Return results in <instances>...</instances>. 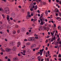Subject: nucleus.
<instances>
[{
  "label": "nucleus",
  "mask_w": 61,
  "mask_h": 61,
  "mask_svg": "<svg viewBox=\"0 0 61 61\" xmlns=\"http://www.w3.org/2000/svg\"><path fill=\"white\" fill-rule=\"evenodd\" d=\"M4 10L3 13H5L8 15H9L10 14V11L9 10V9L8 7H6L4 8Z\"/></svg>",
  "instance_id": "1"
},
{
  "label": "nucleus",
  "mask_w": 61,
  "mask_h": 61,
  "mask_svg": "<svg viewBox=\"0 0 61 61\" xmlns=\"http://www.w3.org/2000/svg\"><path fill=\"white\" fill-rule=\"evenodd\" d=\"M39 28L38 29L39 31H40V29L42 30H46V27L45 26H44L43 27L41 25L39 27Z\"/></svg>",
  "instance_id": "2"
},
{
  "label": "nucleus",
  "mask_w": 61,
  "mask_h": 61,
  "mask_svg": "<svg viewBox=\"0 0 61 61\" xmlns=\"http://www.w3.org/2000/svg\"><path fill=\"white\" fill-rule=\"evenodd\" d=\"M28 40L29 41H33L35 40V37H29L28 38Z\"/></svg>",
  "instance_id": "3"
},
{
  "label": "nucleus",
  "mask_w": 61,
  "mask_h": 61,
  "mask_svg": "<svg viewBox=\"0 0 61 61\" xmlns=\"http://www.w3.org/2000/svg\"><path fill=\"white\" fill-rule=\"evenodd\" d=\"M44 50V49H41L40 50V52H38L39 54H43V51Z\"/></svg>",
  "instance_id": "4"
},
{
  "label": "nucleus",
  "mask_w": 61,
  "mask_h": 61,
  "mask_svg": "<svg viewBox=\"0 0 61 61\" xmlns=\"http://www.w3.org/2000/svg\"><path fill=\"white\" fill-rule=\"evenodd\" d=\"M42 16H43V15L41 14V16L40 17V19L41 22H42V21H43H43L45 20V18H42V19L41 18H42Z\"/></svg>",
  "instance_id": "5"
},
{
  "label": "nucleus",
  "mask_w": 61,
  "mask_h": 61,
  "mask_svg": "<svg viewBox=\"0 0 61 61\" xmlns=\"http://www.w3.org/2000/svg\"><path fill=\"white\" fill-rule=\"evenodd\" d=\"M11 16L13 18H15V14L14 13H12L11 14Z\"/></svg>",
  "instance_id": "6"
},
{
  "label": "nucleus",
  "mask_w": 61,
  "mask_h": 61,
  "mask_svg": "<svg viewBox=\"0 0 61 61\" xmlns=\"http://www.w3.org/2000/svg\"><path fill=\"white\" fill-rule=\"evenodd\" d=\"M36 46V44H33L31 46V49H33V47H35Z\"/></svg>",
  "instance_id": "7"
},
{
  "label": "nucleus",
  "mask_w": 61,
  "mask_h": 61,
  "mask_svg": "<svg viewBox=\"0 0 61 61\" xmlns=\"http://www.w3.org/2000/svg\"><path fill=\"white\" fill-rule=\"evenodd\" d=\"M5 50L7 52H10L11 51V49L9 48H6L5 49Z\"/></svg>",
  "instance_id": "8"
},
{
  "label": "nucleus",
  "mask_w": 61,
  "mask_h": 61,
  "mask_svg": "<svg viewBox=\"0 0 61 61\" xmlns=\"http://www.w3.org/2000/svg\"><path fill=\"white\" fill-rule=\"evenodd\" d=\"M55 31L54 30L53 32H51V36H54V34H55Z\"/></svg>",
  "instance_id": "9"
},
{
  "label": "nucleus",
  "mask_w": 61,
  "mask_h": 61,
  "mask_svg": "<svg viewBox=\"0 0 61 61\" xmlns=\"http://www.w3.org/2000/svg\"><path fill=\"white\" fill-rule=\"evenodd\" d=\"M10 45H11L13 46V45H14L15 44V42H10Z\"/></svg>",
  "instance_id": "10"
},
{
  "label": "nucleus",
  "mask_w": 61,
  "mask_h": 61,
  "mask_svg": "<svg viewBox=\"0 0 61 61\" xmlns=\"http://www.w3.org/2000/svg\"><path fill=\"white\" fill-rule=\"evenodd\" d=\"M12 50L14 51H15L16 50V47L15 46H14L12 48Z\"/></svg>",
  "instance_id": "11"
},
{
  "label": "nucleus",
  "mask_w": 61,
  "mask_h": 61,
  "mask_svg": "<svg viewBox=\"0 0 61 61\" xmlns=\"http://www.w3.org/2000/svg\"><path fill=\"white\" fill-rule=\"evenodd\" d=\"M17 47H19V46L21 45V43L20 42H18L17 44Z\"/></svg>",
  "instance_id": "12"
},
{
  "label": "nucleus",
  "mask_w": 61,
  "mask_h": 61,
  "mask_svg": "<svg viewBox=\"0 0 61 61\" xmlns=\"http://www.w3.org/2000/svg\"><path fill=\"white\" fill-rule=\"evenodd\" d=\"M0 11H2L3 13L4 12V10L2 8H0Z\"/></svg>",
  "instance_id": "13"
},
{
  "label": "nucleus",
  "mask_w": 61,
  "mask_h": 61,
  "mask_svg": "<svg viewBox=\"0 0 61 61\" xmlns=\"http://www.w3.org/2000/svg\"><path fill=\"white\" fill-rule=\"evenodd\" d=\"M0 50L1 51H2V52H4L5 51V50H4L3 49V48H2L1 47L0 48Z\"/></svg>",
  "instance_id": "14"
},
{
  "label": "nucleus",
  "mask_w": 61,
  "mask_h": 61,
  "mask_svg": "<svg viewBox=\"0 0 61 61\" xmlns=\"http://www.w3.org/2000/svg\"><path fill=\"white\" fill-rule=\"evenodd\" d=\"M45 60L46 61H49V59H48V58H46V57L45 58Z\"/></svg>",
  "instance_id": "15"
},
{
  "label": "nucleus",
  "mask_w": 61,
  "mask_h": 61,
  "mask_svg": "<svg viewBox=\"0 0 61 61\" xmlns=\"http://www.w3.org/2000/svg\"><path fill=\"white\" fill-rule=\"evenodd\" d=\"M21 30L22 31H24L25 30V28H22L21 29Z\"/></svg>",
  "instance_id": "16"
},
{
  "label": "nucleus",
  "mask_w": 61,
  "mask_h": 61,
  "mask_svg": "<svg viewBox=\"0 0 61 61\" xmlns=\"http://www.w3.org/2000/svg\"><path fill=\"white\" fill-rule=\"evenodd\" d=\"M8 23L9 24V25L10 26H11L12 25V23L11 22H8Z\"/></svg>",
  "instance_id": "17"
},
{
  "label": "nucleus",
  "mask_w": 61,
  "mask_h": 61,
  "mask_svg": "<svg viewBox=\"0 0 61 61\" xmlns=\"http://www.w3.org/2000/svg\"><path fill=\"white\" fill-rule=\"evenodd\" d=\"M47 12H48L47 10H46V11L45 12V14L46 15V16L48 14Z\"/></svg>",
  "instance_id": "18"
},
{
  "label": "nucleus",
  "mask_w": 61,
  "mask_h": 61,
  "mask_svg": "<svg viewBox=\"0 0 61 61\" xmlns=\"http://www.w3.org/2000/svg\"><path fill=\"white\" fill-rule=\"evenodd\" d=\"M13 34H14V35H15V33H16V32L14 30L13 31Z\"/></svg>",
  "instance_id": "19"
},
{
  "label": "nucleus",
  "mask_w": 61,
  "mask_h": 61,
  "mask_svg": "<svg viewBox=\"0 0 61 61\" xmlns=\"http://www.w3.org/2000/svg\"><path fill=\"white\" fill-rule=\"evenodd\" d=\"M3 29V27L2 26V25H0V30H1Z\"/></svg>",
  "instance_id": "20"
},
{
  "label": "nucleus",
  "mask_w": 61,
  "mask_h": 61,
  "mask_svg": "<svg viewBox=\"0 0 61 61\" xmlns=\"http://www.w3.org/2000/svg\"><path fill=\"white\" fill-rule=\"evenodd\" d=\"M1 15L3 16V18L4 19L5 18V15L4 14H2Z\"/></svg>",
  "instance_id": "21"
},
{
  "label": "nucleus",
  "mask_w": 61,
  "mask_h": 61,
  "mask_svg": "<svg viewBox=\"0 0 61 61\" xmlns=\"http://www.w3.org/2000/svg\"><path fill=\"white\" fill-rule=\"evenodd\" d=\"M7 20H9V17H10L8 15H7Z\"/></svg>",
  "instance_id": "22"
},
{
  "label": "nucleus",
  "mask_w": 61,
  "mask_h": 61,
  "mask_svg": "<svg viewBox=\"0 0 61 61\" xmlns=\"http://www.w3.org/2000/svg\"><path fill=\"white\" fill-rule=\"evenodd\" d=\"M30 44V43L29 42H27L26 44V46H29Z\"/></svg>",
  "instance_id": "23"
},
{
  "label": "nucleus",
  "mask_w": 61,
  "mask_h": 61,
  "mask_svg": "<svg viewBox=\"0 0 61 61\" xmlns=\"http://www.w3.org/2000/svg\"><path fill=\"white\" fill-rule=\"evenodd\" d=\"M18 59L17 58H14V60H15V61H17V60H18Z\"/></svg>",
  "instance_id": "24"
},
{
  "label": "nucleus",
  "mask_w": 61,
  "mask_h": 61,
  "mask_svg": "<svg viewBox=\"0 0 61 61\" xmlns=\"http://www.w3.org/2000/svg\"><path fill=\"white\" fill-rule=\"evenodd\" d=\"M57 43V44H60V45H61V41H58Z\"/></svg>",
  "instance_id": "25"
},
{
  "label": "nucleus",
  "mask_w": 61,
  "mask_h": 61,
  "mask_svg": "<svg viewBox=\"0 0 61 61\" xmlns=\"http://www.w3.org/2000/svg\"><path fill=\"white\" fill-rule=\"evenodd\" d=\"M10 26L9 25H8V26L7 27V28L8 29H10Z\"/></svg>",
  "instance_id": "26"
},
{
  "label": "nucleus",
  "mask_w": 61,
  "mask_h": 61,
  "mask_svg": "<svg viewBox=\"0 0 61 61\" xmlns=\"http://www.w3.org/2000/svg\"><path fill=\"white\" fill-rule=\"evenodd\" d=\"M37 8V5H36L35 6V7L34 8L35 10H36Z\"/></svg>",
  "instance_id": "27"
},
{
  "label": "nucleus",
  "mask_w": 61,
  "mask_h": 61,
  "mask_svg": "<svg viewBox=\"0 0 61 61\" xmlns=\"http://www.w3.org/2000/svg\"><path fill=\"white\" fill-rule=\"evenodd\" d=\"M21 11L22 13H24V12H25V10H24V9H22L21 10Z\"/></svg>",
  "instance_id": "28"
},
{
  "label": "nucleus",
  "mask_w": 61,
  "mask_h": 61,
  "mask_svg": "<svg viewBox=\"0 0 61 61\" xmlns=\"http://www.w3.org/2000/svg\"><path fill=\"white\" fill-rule=\"evenodd\" d=\"M23 54H25L26 53V51L24 50L23 51Z\"/></svg>",
  "instance_id": "29"
},
{
  "label": "nucleus",
  "mask_w": 61,
  "mask_h": 61,
  "mask_svg": "<svg viewBox=\"0 0 61 61\" xmlns=\"http://www.w3.org/2000/svg\"><path fill=\"white\" fill-rule=\"evenodd\" d=\"M16 19H14L13 20V21L15 23H16Z\"/></svg>",
  "instance_id": "30"
},
{
  "label": "nucleus",
  "mask_w": 61,
  "mask_h": 61,
  "mask_svg": "<svg viewBox=\"0 0 61 61\" xmlns=\"http://www.w3.org/2000/svg\"><path fill=\"white\" fill-rule=\"evenodd\" d=\"M48 25L49 26V27H51V24H48Z\"/></svg>",
  "instance_id": "31"
},
{
  "label": "nucleus",
  "mask_w": 61,
  "mask_h": 61,
  "mask_svg": "<svg viewBox=\"0 0 61 61\" xmlns=\"http://www.w3.org/2000/svg\"><path fill=\"white\" fill-rule=\"evenodd\" d=\"M15 27H16L17 28H18V25H15Z\"/></svg>",
  "instance_id": "32"
},
{
  "label": "nucleus",
  "mask_w": 61,
  "mask_h": 61,
  "mask_svg": "<svg viewBox=\"0 0 61 61\" xmlns=\"http://www.w3.org/2000/svg\"><path fill=\"white\" fill-rule=\"evenodd\" d=\"M53 56H54L55 57H56L57 58V55H54Z\"/></svg>",
  "instance_id": "33"
},
{
  "label": "nucleus",
  "mask_w": 61,
  "mask_h": 61,
  "mask_svg": "<svg viewBox=\"0 0 61 61\" xmlns=\"http://www.w3.org/2000/svg\"><path fill=\"white\" fill-rule=\"evenodd\" d=\"M61 54H59L58 56V57H61Z\"/></svg>",
  "instance_id": "34"
},
{
  "label": "nucleus",
  "mask_w": 61,
  "mask_h": 61,
  "mask_svg": "<svg viewBox=\"0 0 61 61\" xmlns=\"http://www.w3.org/2000/svg\"><path fill=\"white\" fill-rule=\"evenodd\" d=\"M53 25H54V27H56V24H53Z\"/></svg>",
  "instance_id": "35"
},
{
  "label": "nucleus",
  "mask_w": 61,
  "mask_h": 61,
  "mask_svg": "<svg viewBox=\"0 0 61 61\" xmlns=\"http://www.w3.org/2000/svg\"><path fill=\"white\" fill-rule=\"evenodd\" d=\"M41 25H43V21H41V22L40 23Z\"/></svg>",
  "instance_id": "36"
},
{
  "label": "nucleus",
  "mask_w": 61,
  "mask_h": 61,
  "mask_svg": "<svg viewBox=\"0 0 61 61\" xmlns=\"http://www.w3.org/2000/svg\"><path fill=\"white\" fill-rule=\"evenodd\" d=\"M57 8H56L55 9V10L53 12H56V10H57Z\"/></svg>",
  "instance_id": "37"
},
{
  "label": "nucleus",
  "mask_w": 61,
  "mask_h": 61,
  "mask_svg": "<svg viewBox=\"0 0 61 61\" xmlns=\"http://www.w3.org/2000/svg\"><path fill=\"white\" fill-rule=\"evenodd\" d=\"M10 19L11 20H13V19L12 17H11L10 18Z\"/></svg>",
  "instance_id": "38"
},
{
  "label": "nucleus",
  "mask_w": 61,
  "mask_h": 61,
  "mask_svg": "<svg viewBox=\"0 0 61 61\" xmlns=\"http://www.w3.org/2000/svg\"><path fill=\"white\" fill-rule=\"evenodd\" d=\"M43 5H46V2H44L43 3Z\"/></svg>",
  "instance_id": "39"
},
{
  "label": "nucleus",
  "mask_w": 61,
  "mask_h": 61,
  "mask_svg": "<svg viewBox=\"0 0 61 61\" xmlns=\"http://www.w3.org/2000/svg\"><path fill=\"white\" fill-rule=\"evenodd\" d=\"M39 47H38L37 48H36V50H38V49H39Z\"/></svg>",
  "instance_id": "40"
},
{
  "label": "nucleus",
  "mask_w": 61,
  "mask_h": 61,
  "mask_svg": "<svg viewBox=\"0 0 61 61\" xmlns=\"http://www.w3.org/2000/svg\"><path fill=\"white\" fill-rule=\"evenodd\" d=\"M5 58L6 59H7L8 58V57L7 56H6L5 57Z\"/></svg>",
  "instance_id": "41"
},
{
  "label": "nucleus",
  "mask_w": 61,
  "mask_h": 61,
  "mask_svg": "<svg viewBox=\"0 0 61 61\" xmlns=\"http://www.w3.org/2000/svg\"><path fill=\"white\" fill-rule=\"evenodd\" d=\"M32 59H35V57L34 56H32Z\"/></svg>",
  "instance_id": "42"
},
{
  "label": "nucleus",
  "mask_w": 61,
  "mask_h": 61,
  "mask_svg": "<svg viewBox=\"0 0 61 61\" xmlns=\"http://www.w3.org/2000/svg\"><path fill=\"white\" fill-rule=\"evenodd\" d=\"M34 36H38L36 34H34Z\"/></svg>",
  "instance_id": "43"
},
{
  "label": "nucleus",
  "mask_w": 61,
  "mask_h": 61,
  "mask_svg": "<svg viewBox=\"0 0 61 61\" xmlns=\"http://www.w3.org/2000/svg\"><path fill=\"white\" fill-rule=\"evenodd\" d=\"M52 39H53V40H56V38H53Z\"/></svg>",
  "instance_id": "44"
},
{
  "label": "nucleus",
  "mask_w": 61,
  "mask_h": 61,
  "mask_svg": "<svg viewBox=\"0 0 61 61\" xmlns=\"http://www.w3.org/2000/svg\"><path fill=\"white\" fill-rule=\"evenodd\" d=\"M35 39H38V37H37L36 36L35 37Z\"/></svg>",
  "instance_id": "45"
},
{
  "label": "nucleus",
  "mask_w": 61,
  "mask_h": 61,
  "mask_svg": "<svg viewBox=\"0 0 61 61\" xmlns=\"http://www.w3.org/2000/svg\"><path fill=\"white\" fill-rule=\"evenodd\" d=\"M59 18H61L59 17H57L56 18V19H57V20H58V19H59Z\"/></svg>",
  "instance_id": "46"
},
{
  "label": "nucleus",
  "mask_w": 61,
  "mask_h": 61,
  "mask_svg": "<svg viewBox=\"0 0 61 61\" xmlns=\"http://www.w3.org/2000/svg\"><path fill=\"white\" fill-rule=\"evenodd\" d=\"M56 10H56V12H59V10H58V9H57Z\"/></svg>",
  "instance_id": "47"
},
{
  "label": "nucleus",
  "mask_w": 61,
  "mask_h": 61,
  "mask_svg": "<svg viewBox=\"0 0 61 61\" xmlns=\"http://www.w3.org/2000/svg\"><path fill=\"white\" fill-rule=\"evenodd\" d=\"M56 1L57 3H58L59 2V1L58 0H56Z\"/></svg>",
  "instance_id": "48"
},
{
  "label": "nucleus",
  "mask_w": 61,
  "mask_h": 61,
  "mask_svg": "<svg viewBox=\"0 0 61 61\" xmlns=\"http://www.w3.org/2000/svg\"><path fill=\"white\" fill-rule=\"evenodd\" d=\"M31 17V15H29V18H30V17Z\"/></svg>",
  "instance_id": "49"
},
{
  "label": "nucleus",
  "mask_w": 61,
  "mask_h": 61,
  "mask_svg": "<svg viewBox=\"0 0 61 61\" xmlns=\"http://www.w3.org/2000/svg\"><path fill=\"white\" fill-rule=\"evenodd\" d=\"M19 8H21V6H18Z\"/></svg>",
  "instance_id": "50"
},
{
  "label": "nucleus",
  "mask_w": 61,
  "mask_h": 61,
  "mask_svg": "<svg viewBox=\"0 0 61 61\" xmlns=\"http://www.w3.org/2000/svg\"><path fill=\"white\" fill-rule=\"evenodd\" d=\"M5 41H7V39H5Z\"/></svg>",
  "instance_id": "51"
},
{
  "label": "nucleus",
  "mask_w": 61,
  "mask_h": 61,
  "mask_svg": "<svg viewBox=\"0 0 61 61\" xmlns=\"http://www.w3.org/2000/svg\"><path fill=\"white\" fill-rule=\"evenodd\" d=\"M8 61H11V60L9 59H8Z\"/></svg>",
  "instance_id": "52"
},
{
  "label": "nucleus",
  "mask_w": 61,
  "mask_h": 61,
  "mask_svg": "<svg viewBox=\"0 0 61 61\" xmlns=\"http://www.w3.org/2000/svg\"><path fill=\"white\" fill-rule=\"evenodd\" d=\"M36 1L37 2V3H39V1L38 0H36Z\"/></svg>",
  "instance_id": "53"
},
{
  "label": "nucleus",
  "mask_w": 61,
  "mask_h": 61,
  "mask_svg": "<svg viewBox=\"0 0 61 61\" xmlns=\"http://www.w3.org/2000/svg\"><path fill=\"white\" fill-rule=\"evenodd\" d=\"M7 31L8 32V33H9V30L8 29V30H7Z\"/></svg>",
  "instance_id": "54"
},
{
  "label": "nucleus",
  "mask_w": 61,
  "mask_h": 61,
  "mask_svg": "<svg viewBox=\"0 0 61 61\" xmlns=\"http://www.w3.org/2000/svg\"><path fill=\"white\" fill-rule=\"evenodd\" d=\"M27 15H29L30 14V12H27Z\"/></svg>",
  "instance_id": "55"
},
{
  "label": "nucleus",
  "mask_w": 61,
  "mask_h": 61,
  "mask_svg": "<svg viewBox=\"0 0 61 61\" xmlns=\"http://www.w3.org/2000/svg\"><path fill=\"white\" fill-rule=\"evenodd\" d=\"M25 46L24 45L22 47V48H25Z\"/></svg>",
  "instance_id": "56"
},
{
  "label": "nucleus",
  "mask_w": 61,
  "mask_h": 61,
  "mask_svg": "<svg viewBox=\"0 0 61 61\" xmlns=\"http://www.w3.org/2000/svg\"><path fill=\"white\" fill-rule=\"evenodd\" d=\"M37 12L38 13H40V11H39V10H38L37 11Z\"/></svg>",
  "instance_id": "57"
},
{
  "label": "nucleus",
  "mask_w": 61,
  "mask_h": 61,
  "mask_svg": "<svg viewBox=\"0 0 61 61\" xmlns=\"http://www.w3.org/2000/svg\"><path fill=\"white\" fill-rule=\"evenodd\" d=\"M26 34L27 35H29V32H27L26 33Z\"/></svg>",
  "instance_id": "58"
},
{
  "label": "nucleus",
  "mask_w": 61,
  "mask_h": 61,
  "mask_svg": "<svg viewBox=\"0 0 61 61\" xmlns=\"http://www.w3.org/2000/svg\"><path fill=\"white\" fill-rule=\"evenodd\" d=\"M24 41H27V40L26 39H25L24 40Z\"/></svg>",
  "instance_id": "59"
},
{
  "label": "nucleus",
  "mask_w": 61,
  "mask_h": 61,
  "mask_svg": "<svg viewBox=\"0 0 61 61\" xmlns=\"http://www.w3.org/2000/svg\"><path fill=\"white\" fill-rule=\"evenodd\" d=\"M17 22L18 23H21V21H18Z\"/></svg>",
  "instance_id": "60"
},
{
  "label": "nucleus",
  "mask_w": 61,
  "mask_h": 61,
  "mask_svg": "<svg viewBox=\"0 0 61 61\" xmlns=\"http://www.w3.org/2000/svg\"><path fill=\"white\" fill-rule=\"evenodd\" d=\"M18 56H20L21 55H20V54H18Z\"/></svg>",
  "instance_id": "61"
},
{
  "label": "nucleus",
  "mask_w": 61,
  "mask_h": 61,
  "mask_svg": "<svg viewBox=\"0 0 61 61\" xmlns=\"http://www.w3.org/2000/svg\"><path fill=\"white\" fill-rule=\"evenodd\" d=\"M33 5H36V3L34 2L33 3Z\"/></svg>",
  "instance_id": "62"
},
{
  "label": "nucleus",
  "mask_w": 61,
  "mask_h": 61,
  "mask_svg": "<svg viewBox=\"0 0 61 61\" xmlns=\"http://www.w3.org/2000/svg\"><path fill=\"white\" fill-rule=\"evenodd\" d=\"M46 43H47V42H48V40H47L46 41Z\"/></svg>",
  "instance_id": "63"
},
{
  "label": "nucleus",
  "mask_w": 61,
  "mask_h": 61,
  "mask_svg": "<svg viewBox=\"0 0 61 61\" xmlns=\"http://www.w3.org/2000/svg\"><path fill=\"white\" fill-rule=\"evenodd\" d=\"M33 20H34V19L33 18L31 19V21H32H32H33Z\"/></svg>",
  "instance_id": "64"
}]
</instances>
